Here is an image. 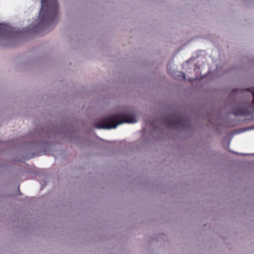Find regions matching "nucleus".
<instances>
[{
  "label": "nucleus",
  "mask_w": 254,
  "mask_h": 254,
  "mask_svg": "<svg viewBox=\"0 0 254 254\" xmlns=\"http://www.w3.org/2000/svg\"><path fill=\"white\" fill-rule=\"evenodd\" d=\"M58 5L57 0H41V7L38 19L28 27L19 29L0 23V45L7 46L11 41L19 36L20 33L37 34L49 32L58 22Z\"/></svg>",
  "instance_id": "obj_1"
},
{
  "label": "nucleus",
  "mask_w": 254,
  "mask_h": 254,
  "mask_svg": "<svg viewBox=\"0 0 254 254\" xmlns=\"http://www.w3.org/2000/svg\"><path fill=\"white\" fill-rule=\"evenodd\" d=\"M236 116L252 115L254 113V87L247 89H234L228 97Z\"/></svg>",
  "instance_id": "obj_2"
},
{
  "label": "nucleus",
  "mask_w": 254,
  "mask_h": 254,
  "mask_svg": "<svg viewBox=\"0 0 254 254\" xmlns=\"http://www.w3.org/2000/svg\"><path fill=\"white\" fill-rule=\"evenodd\" d=\"M164 126L178 130H189L191 125L190 120L184 115L179 112H173L167 116L162 121Z\"/></svg>",
  "instance_id": "obj_3"
},
{
  "label": "nucleus",
  "mask_w": 254,
  "mask_h": 254,
  "mask_svg": "<svg viewBox=\"0 0 254 254\" xmlns=\"http://www.w3.org/2000/svg\"><path fill=\"white\" fill-rule=\"evenodd\" d=\"M137 122L136 117L132 113L126 111L118 114L112 113V129L124 123L134 124Z\"/></svg>",
  "instance_id": "obj_4"
},
{
  "label": "nucleus",
  "mask_w": 254,
  "mask_h": 254,
  "mask_svg": "<svg viewBox=\"0 0 254 254\" xmlns=\"http://www.w3.org/2000/svg\"><path fill=\"white\" fill-rule=\"evenodd\" d=\"M94 127L97 129H111V115L95 123Z\"/></svg>",
  "instance_id": "obj_5"
},
{
  "label": "nucleus",
  "mask_w": 254,
  "mask_h": 254,
  "mask_svg": "<svg viewBox=\"0 0 254 254\" xmlns=\"http://www.w3.org/2000/svg\"><path fill=\"white\" fill-rule=\"evenodd\" d=\"M233 153L236 154H240V155H254V154H247V153H239L237 152L231 151Z\"/></svg>",
  "instance_id": "obj_6"
},
{
  "label": "nucleus",
  "mask_w": 254,
  "mask_h": 254,
  "mask_svg": "<svg viewBox=\"0 0 254 254\" xmlns=\"http://www.w3.org/2000/svg\"><path fill=\"white\" fill-rule=\"evenodd\" d=\"M183 74V78H184V79H185L186 78L185 74L184 73Z\"/></svg>",
  "instance_id": "obj_7"
}]
</instances>
